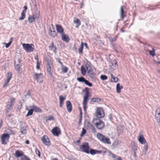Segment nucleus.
<instances>
[{"mask_svg": "<svg viewBox=\"0 0 160 160\" xmlns=\"http://www.w3.org/2000/svg\"><path fill=\"white\" fill-rule=\"evenodd\" d=\"M84 83L89 87H91L92 86V84L87 80H86Z\"/></svg>", "mask_w": 160, "mask_h": 160, "instance_id": "obj_40", "label": "nucleus"}, {"mask_svg": "<svg viewBox=\"0 0 160 160\" xmlns=\"http://www.w3.org/2000/svg\"><path fill=\"white\" fill-rule=\"evenodd\" d=\"M148 52H149L150 54L153 57L155 55V54L154 53L155 51L153 48H152V50H149L148 51Z\"/></svg>", "mask_w": 160, "mask_h": 160, "instance_id": "obj_42", "label": "nucleus"}, {"mask_svg": "<svg viewBox=\"0 0 160 160\" xmlns=\"http://www.w3.org/2000/svg\"><path fill=\"white\" fill-rule=\"evenodd\" d=\"M123 87L122 86H120V84L119 83H118L116 85V90L117 92L119 93L121 92V90L123 88Z\"/></svg>", "mask_w": 160, "mask_h": 160, "instance_id": "obj_24", "label": "nucleus"}, {"mask_svg": "<svg viewBox=\"0 0 160 160\" xmlns=\"http://www.w3.org/2000/svg\"><path fill=\"white\" fill-rule=\"evenodd\" d=\"M15 68L16 70L19 71L20 70L21 61L20 59H18V64H16V61H15Z\"/></svg>", "mask_w": 160, "mask_h": 160, "instance_id": "obj_17", "label": "nucleus"}, {"mask_svg": "<svg viewBox=\"0 0 160 160\" xmlns=\"http://www.w3.org/2000/svg\"><path fill=\"white\" fill-rule=\"evenodd\" d=\"M50 31L51 32L50 33V35L52 36V37H54L56 36L57 35V32H56L54 29H53V30L50 29Z\"/></svg>", "mask_w": 160, "mask_h": 160, "instance_id": "obj_27", "label": "nucleus"}, {"mask_svg": "<svg viewBox=\"0 0 160 160\" xmlns=\"http://www.w3.org/2000/svg\"><path fill=\"white\" fill-rule=\"evenodd\" d=\"M66 99V97H63L62 95H60L59 97L60 102H63L64 100Z\"/></svg>", "mask_w": 160, "mask_h": 160, "instance_id": "obj_49", "label": "nucleus"}, {"mask_svg": "<svg viewBox=\"0 0 160 160\" xmlns=\"http://www.w3.org/2000/svg\"><path fill=\"white\" fill-rule=\"evenodd\" d=\"M54 120V118L53 116H49L48 118L47 119V120Z\"/></svg>", "mask_w": 160, "mask_h": 160, "instance_id": "obj_55", "label": "nucleus"}, {"mask_svg": "<svg viewBox=\"0 0 160 160\" xmlns=\"http://www.w3.org/2000/svg\"><path fill=\"white\" fill-rule=\"evenodd\" d=\"M68 158L69 160H78L77 159L75 158H73L71 156H69Z\"/></svg>", "mask_w": 160, "mask_h": 160, "instance_id": "obj_57", "label": "nucleus"}, {"mask_svg": "<svg viewBox=\"0 0 160 160\" xmlns=\"http://www.w3.org/2000/svg\"><path fill=\"white\" fill-rule=\"evenodd\" d=\"M47 70L48 72L49 73L51 77H52V73L51 71V68H47Z\"/></svg>", "mask_w": 160, "mask_h": 160, "instance_id": "obj_53", "label": "nucleus"}, {"mask_svg": "<svg viewBox=\"0 0 160 160\" xmlns=\"http://www.w3.org/2000/svg\"><path fill=\"white\" fill-rule=\"evenodd\" d=\"M124 11L123 9V6H122L121 7V17L122 18V19L124 18Z\"/></svg>", "mask_w": 160, "mask_h": 160, "instance_id": "obj_36", "label": "nucleus"}, {"mask_svg": "<svg viewBox=\"0 0 160 160\" xmlns=\"http://www.w3.org/2000/svg\"><path fill=\"white\" fill-rule=\"evenodd\" d=\"M155 118L158 123L160 122V115H155Z\"/></svg>", "mask_w": 160, "mask_h": 160, "instance_id": "obj_52", "label": "nucleus"}, {"mask_svg": "<svg viewBox=\"0 0 160 160\" xmlns=\"http://www.w3.org/2000/svg\"><path fill=\"white\" fill-rule=\"evenodd\" d=\"M82 114H80V118L79 119V124L81 123V122L82 120Z\"/></svg>", "mask_w": 160, "mask_h": 160, "instance_id": "obj_63", "label": "nucleus"}, {"mask_svg": "<svg viewBox=\"0 0 160 160\" xmlns=\"http://www.w3.org/2000/svg\"><path fill=\"white\" fill-rule=\"evenodd\" d=\"M101 99L98 98H92L91 99V101L94 102H99L101 101Z\"/></svg>", "mask_w": 160, "mask_h": 160, "instance_id": "obj_33", "label": "nucleus"}, {"mask_svg": "<svg viewBox=\"0 0 160 160\" xmlns=\"http://www.w3.org/2000/svg\"><path fill=\"white\" fill-rule=\"evenodd\" d=\"M10 102H8V104L11 107H12L14 105L15 99V98H10Z\"/></svg>", "mask_w": 160, "mask_h": 160, "instance_id": "obj_29", "label": "nucleus"}, {"mask_svg": "<svg viewBox=\"0 0 160 160\" xmlns=\"http://www.w3.org/2000/svg\"><path fill=\"white\" fill-rule=\"evenodd\" d=\"M101 79L102 80H105L107 79L108 77L105 75H102L100 76Z\"/></svg>", "mask_w": 160, "mask_h": 160, "instance_id": "obj_46", "label": "nucleus"}, {"mask_svg": "<svg viewBox=\"0 0 160 160\" xmlns=\"http://www.w3.org/2000/svg\"><path fill=\"white\" fill-rule=\"evenodd\" d=\"M77 80L80 82H84V83L86 79L83 77H81L79 78H77Z\"/></svg>", "mask_w": 160, "mask_h": 160, "instance_id": "obj_32", "label": "nucleus"}, {"mask_svg": "<svg viewBox=\"0 0 160 160\" xmlns=\"http://www.w3.org/2000/svg\"><path fill=\"white\" fill-rule=\"evenodd\" d=\"M57 61L58 63H59L60 64L62 67L63 66L62 63L60 61V59H58L57 60Z\"/></svg>", "mask_w": 160, "mask_h": 160, "instance_id": "obj_62", "label": "nucleus"}, {"mask_svg": "<svg viewBox=\"0 0 160 160\" xmlns=\"http://www.w3.org/2000/svg\"><path fill=\"white\" fill-rule=\"evenodd\" d=\"M137 150V146L134 144L133 145L132 147V149L131 150L132 152H136Z\"/></svg>", "mask_w": 160, "mask_h": 160, "instance_id": "obj_34", "label": "nucleus"}, {"mask_svg": "<svg viewBox=\"0 0 160 160\" xmlns=\"http://www.w3.org/2000/svg\"><path fill=\"white\" fill-rule=\"evenodd\" d=\"M89 96V95H88V93L86 94H85V95L84 96L83 100L82 102V105L84 110L85 111L86 110V107L87 106L88 101V99Z\"/></svg>", "mask_w": 160, "mask_h": 160, "instance_id": "obj_9", "label": "nucleus"}, {"mask_svg": "<svg viewBox=\"0 0 160 160\" xmlns=\"http://www.w3.org/2000/svg\"><path fill=\"white\" fill-rule=\"evenodd\" d=\"M112 63L113 64H114L115 65H117V62L115 59H114Z\"/></svg>", "mask_w": 160, "mask_h": 160, "instance_id": "obj_64", "label": "nucleus"}, {"mask_svg": "<svg viewBox=\"0 0 160 160\" xmlns=\"http://www.w3.org/2000/svg\"><path fill=\"white\" fill-rule=\"evenodd\" d=\"M23 154V152L19 150L16 151L15 153V155L17 158L22 156Z\"/></svg>", "mask_w": 160, "mask_h": 160, "instance_id": "obj_22", "label": "nucleus"}, {"mask_svg": "<svg viewBox=\"0 0 160 160\" xmlns=\"http://www.w3.org/2000/svg\"><path fill=\"white\" fill-rule=\"evenodd\" d=\"M35 20H36V18H35L32 15L30 16L28 18V21L30 23H32L35 22Z\"/></svg>", "mask_w": 160, "mask_h": 160, "instance_id": "obj_23", "label": "nucleus"}, {"mask_svg": "<svg viewBox=\"0 0 160 160\" xmlns=\"http://www.w3.org/2000/svg\"><path fill=\"white\" fill-rule=\"evenodd\" d=\"M132 153H133V156L134 158V159L136 160L138 158L136 154V152H132Z\"/></svg>", "mask_w": 160, "mask_h": 160, "instance_id": "obj_59", "label": "nucleus"}, {"mask_svg": "<svg viewBox=\"0 0 160 160\" xmlns=\"http://www.w3.org/2000/svg\"><path fill=\"white\" fill-rule=\"evenodd\" d=\"M21 160H31L28 157L24 156V157H23L21 158Z\"/></svg>", "mask_w": 160, "mask_h": 160, "instance_id": "obj_56", "label": "nucleus"}, {"mask_svg": "<svg viewBox=\"0 0 160 160\" xmlns=\"http://www.w3.org/2000/svg\"><path fill=\"white\" fill-rule=\"evenodd\" d=\"M97 137L100 141L104 143H111L109 139L108 138L105 137L101 133H98L97 134Z\"/></svg>", "mask_w": 160, "mask_h": 160, "instance_id": "obj_3", "label": "nucleus"}, {"mask_svg": "<svg viewBox=\"0 0 160 160\" xmlns=\"http://www.w3.org/2000/svg\"><path fill=\"white\" fill-rule=\"evenodd\" d=\"M85 67L86 68V69L87 71L89 70L90 69H91L92 67L87 63L85 64Z\"/></svg>", "mask_w": 160, "mask_h": 160, "instance_id": "obj_51", "label": "nucleus"}, {"mask_svg": "<svg viewBox=\"0 0 160 160\" xmlns=\"http://www.w3.org/2000/svg\"><path fill=\"white\" fill-rule=\"evenodd\" d=\"M89 153H90L92 155H94L98 153L101 154L102 152V151H99L93 149H90L89 150Z\"/></svg>", "mask_w": 160, "mask_h": 160, "instance_id": "obj_18", "label": "nucleus"}, {"mask_svg": "<svg viewBox=\"0 0 160 160\" xmlns=\"http://www.w3.org/2000/svg\"><path fill=\"white\" fill-rule=\"evenodd\" d=\"M82 131L80 135V136L81 137L83 136L86 134L87 132L86 129L83 128H82Z\"/></svg>", "mask_w": 160, "mask_h": 160, "instance_id": "obj_38", "label": "nucleus"}, {"mask_svg": "<svg viewBox=\"0 0 160 160\" xmlns=\"http://www.w3.org/2000/svg\"><path fill=\"white\" fill-rule=\"evenodd\" d=\"M51 132L53 135L56 136H58L61 133L60 129L57 127L53 128Z\"/></svg>", "mask_w": 160, "mask_h": 160, "instance_id": "obj_11", "label": "nucleus"}, {"mask_svg": "<svg viewBox=\"0 0 160 160\" xmlns=\"http://www.w3.org/2000/svg\"><path fill=\"white\" fill-rule=\"evenodd\" d=\"M118 80V79L116 77H114L112 79H111V82H117Z\"/></svg>", "mask_w": 160, "mask_h": 160, "instance_id": "obj_47", "label": "nucleus"}, {"mask_svg": "<svg viewBox=\"0 0 160 160\" xmlns=\"http://www.w3.org/2000/svg\"><path fill=\"white\" fill-rule=\"evenodd\" d=\"M20 132L22 134H26L27 133L26 129L27 128V126L26 123L22 121H20Z\"/></svg>", "mask_w": 160, "mask_h": 160, "instance_id": "obj_7", "label": "nucleus"}, {"mask_svg": "<svg viewBox=\"0 0 160 160\" xmlns=\"http://www.w3.org/2000/svg\"><path fill=\"white\" fill-rule=\"evenodd\" d=\"M144 146L143 148V150L142 152V154L145 155L146 153V152L147 151L148 148V143H147L144 144Z\"/></svg>", "mask_w": 160, "mask_h": 160, "instance_id": "obj_30", "label": "nucleus"}, {"mask_svg": "<svg viewBox=\"0 0 160 160\" xmlns=\"http://www.w3.org/2000/svg\"><path fill=\"white\" fill-rule=\"evenodd\" d=\"M66 107L68 111L70 112L72 110V106L71 102L69 101H68L66 102Z\"/></svg>", "mask_w": 160, "mask_h": 160, "instance_id": "obj_16", "label": "nucleus"}, {"mask_svg": "<svg viewBox=\"0 0 160 160\" xmlns=\"http://www.w3.org/2000/svg\"><path fill=\"white\" fill-rule=\"evenodd\" d=\"M10 80L9 79H7V80L5 81L4 84L3 86L4 88H5L7 86Z\"/></svg>", "mask_w": 160, "mask_h": 160, "instance_id": "obj_45", "label": "nucleus"}, {"mask_svg": "<svg viewBox=\"0 0 160 160\" xmlns=\"http://www.w3.org/2000/svg\"><path fill=\"white\" fill-rule=\"evenodd\" d=\"M33 110L32 109L29 110L27 114L26 115V117H28L29 116H30L32 114L33 112Z\"/></svg>", "mask_w": 160, "mask_h": 160, "instance_id": "obj_41", "label": "nucleus"}, {"mask_svg": "<svg viewBox=\"0 0 160 160\" xmlns=\"http://www.w3.org/2000/svg\"><path fill=\"white\" fill-rule=\"evenodd\" d=\"M138 140L139 142L142 144H145L147 142L143 137L141 132H139V135L138 136Z\"/></svg>", "mask_w": 160, "mask_h": 160, "instance_id": "obj_10", "label": "nucleus"}, {"mask_svg": "<svg viewBox=\"0 0 160 160\" xmlns=\"http://www.w3.org/2000/svg\"><path fill=\"white\" fill-rule=\"evenodd\" d=\"M62 67V71L64 73H66L68 70V68L66 67L63 66Z\"/></svg>", "mask_w": 160, "mask_h": 160, "instance_id": "obj_39", "label": "nucleus"}, {"mask_svg": "<svg viewBox=\"0 0 160 160\" xmlns=\"http://www.w3.org/2000/svg\"><path fill=\"white\" fill-rule=\"evenodd\" d=\"M43 143L46 145L49 146L51 144L50 140L48 136L44 135L42 138Z\"/></svg>", "mask_w": 160, "mask_h": 160, "instance_id": "obj_12", "label": "nucleus"}, {"mask_svg": "<svg viewBox=\"0 0 160 160\" xmlns=\"http://www.w3.org/2000/svg\"><path fill=\"white\" fill-rule=\"evenodd\" d=\"M36 68L38 69L40 68V64L39 63L38 61L37 62Z\"/></svg>", "mask_w": 160, "mask_h": 160, "instance_id": "obj_61", "label": "nucleus"}, {"mask_svg": "<svg viewBox=\"0 0 160 160\" xmlns=\"http://www.w3.org/2000/svg\"><path fill=\"white\" fill-rule=\"evenodd\" d=\"M32 16H33L34 17L36 18V20L38 23H40V19H39V12L38 11L37 8H36L34 9V12L33 13Z\"/></svg>", "mask_w": 160, "mask_h": 160, "instance_id": "obj_13", "label": "nucleus"}, {"mask_svg": "<svg viewBox=\"0 0 160 160\" xmlns=\"http://www.w3.org/2000/svg\"><path fill=\"white\" fill-rule=\"evenodd\" d=\"M11 44V42H9L6 44L5 47L6 48H8Z\"/></svg>", "mask_w": 160, "mask_h": 160, "instance_id": "obj_58", "label": "nucleus"}, {"mask_svg": "<svg viewBox=\"0 0 160 160\" xmlns=\"http://www.w3.org/2000/svg\"><path fill=\"white\" fill-rule=\"evenodd\" d=\"M80 148L83 152L87 154L89 153V150L90 148L88 143L84 142L82 145L80 147Z\"/></svg>", "mask_w": 160, "mask_h": 160, "instance_id": "obj_4", "label": "nucleus"}, {"mask_svg": "<svg viewBox=\"0 0 160 160\" xmlns=\"http://www.w3.org/2000/svg\"><path fill=\"white\" fill-rule=\"evenodd\" d=\"M35 151L36 154L38 155V157H40L41 156V153L39 150L38 149L36 148L35 149Z\"/></svg>", "mask_w": 160, "mask_h": 160, "instance_id": "obj_48", "label": "nucleus"}, {"mask_svg": "<svg viewBox=\"0 0 160 160\" xmlns=\"http://www.w3.org/2000/svg\"><path fill=\"white\" fill-rule=\"evenodd\" d=\"M81 71L82 74L84 76L85 75L87 71L86 68L84 66H82L81 67Z\"/></svg>", "mask_w": 160, "mask_h": 160, "instance_id": "obj_28", "label": "nucleus"}, {"mask_svg": "<svg viewBox=\"0 0 160 160\" xmlns=\"http://www.w3.org/2000/svg\"><path fill=\"white\" fill-rule=\"evenodd\" d=\"M88 90L89 88H88L86 87L85 88V89L83 91L85 92H86L85 94L88 93V95H89V92Z\"/></svg>", "mask_w": 160, "mask_h": 160, "instance_id": "obj_54", "label": "nucleus"}, {"mask_svg": "<svg viewBox=\"0 0 160 160\" xmlns=\"http://www.w3.org/2000/svg\"><path fill=\"white\" fill-rule=\"evenodd\" d=\"M96 115L97 117V118L99 119L104 117V111L102 108H98L96 112Z\"/></svg>", "mask_w": 160, "mask_h": 160, "instance_id": "obj_6", "label": "nucleus"}, {"mask_svg": "<svg viewBox=\"0 0 160 160\" xmlns=\"http://www.w3.org/2000/svg\"><path fill=\"white\" fill-rule=\"evenodd\" d=\"M12 73L11 72H8L7 74V79H9L10 80L11 78L12 77Z\"/></svg>", "mask_w": 160, "mask_h": 160, "instance_id": "obj_37", "label": "nucleus"}, {"mask_svg": "<svg viewBox=\"0 0 160 160\" xmlns=\"http://www.w3.org/2000/svg\"><path fill=\"white\" fill-rule=\"evenodd\" d=\"M87 73L91 78L92 79L94 78L95 77V74L93 71L92 68L91 69H90L89 70L87 71Z\"/></svg>", "mask_w": 160, "mask_h": 160, "instance_id": "obj_19", "label": "nucleus"}, {"mask_svg": "<svg viewBox=\"0 0 160 160\" xmlns=\"http://www.w3.org/2000/svg\"><path fill=\"white\" fill-rule=\"evenodd\" d=\"M92 123L95 125L96 128L99 130H102L105 127L104 122L99 118H93Z\"/></svg>", "mask_w": 160, "mask_h": 160, "instance_id": "obj_1", "label": "nucleus"}, {"mask_svg": "<svg viewBox=\"0 0 160 160\" xmlns=\"http://www.w3.org/2000/svg\"><path fill=\"white\" fill-rule=\"evenodd\" d=\"M31 97V91L28 90L23 97V101L26 100L27 99Z\"/></svg>", "mask_w": 160, "mask_h": 160, "instance_id": "obj_20", "label": "nucleus"}, {"mask_svg": "<svg viewBox=\"0 0 160 160\" xmlns=\"http://www.w3.org/2000/svg\"><path fill=\"white\" fill-rule=\"evenodd\" d=\"M33 78L38 82L40 83L42 82L43 74L41 73H35L34 74Z\"/></svg>", "mask_w": 160, "mask_h": 160, "instance_id": "obj_8", "label": "nucleus"}, {"mask_svg": "<svg viewBox=\"0 0 160 160\" xmlns=\"http://www.w3.org/2000/svg\"><path fill=\"white\" fill-rule=\"evenodd\" d=\"M24 10L22 11V12L26 13V10L27 9V6H25L23 7Z\"/></svg>", "mask_w": 160, "mask_h": 160, "instance_id": "obj_60", "label": "nucleus"}, {"mask_svg": "<svg viewBox=\"0 0 160 160\" xmlns=\"http://www.w3.org/2000/svg\"><path fill=\"white\" fill-rule=\"evenodd\" d=\"M155 115H160V108H158L156 109Z\"/></svg>", "mask_w": 160, "mask_h": 160, "instance_id": "obj_50", "label": "nucleus"}, {"mask_svg": "<svg viewBox=\"0 0 160 160\" xmlns=\"http://www.w3.org/2000/svg\"><path fill=\"white\" fill-rule=\"evenodd\" d=\"M90 129L91 130V132L94 133L96 132V130L92 124L90 125Z\"/></svg>", "mask_w": 160, "mask_h": 160, "instance_id": "obj_43", "label": "nucleus"}, {"mask_svg": "<svg viewBox=\"0 0 160 160\" xmlns=\"http://www.w3.org/2000/svg\"><path fill=\"white\" fill-rule=\"evenodd\" d=\"M11 107L10 105L8 104H7L6 108H7L6 113H8L9 111L11 110Z\"/></svg>", "mask_w": 160, "mask_h": 160, "instance_id": "obj_44", "label": "nucleus"}, {"mask_svg": "<svg viewBox=\"0 0 160 160\" xmlns=\"http://www.w3.org/2000/svg\"><path fill=\"white\" fill-rule=\"evenodd\" d=\"M61 38L62 40L66 42H68L70 40L68 35L64 32L61 34Z\"/></svg>", "mask_w": 160, "mask_h": 160, "instance_id": "obj_14", "label": "nucleus"}, {"mask_svg": "<svg viewBox=\"0 0 160 160\" xmlns=\"http://www.w3.org/2000/svg\"><path fill=\"white\" fill-rule=\"evenodd\" d=\"M32 108L33 111H34L35 112H41L42 111V110L41 109L36 106H33Z\"/></svg>", "mask_w": 160, "mask_h": 160, "instance_id": "obj_26", "label": "nucleus"}, {"mask_svg": "<svg viewBox=\"0 0 160 160\" xmlns=\"http://www.w3.org/2000/svg\"><path fill=\"white\" fill-rule=\"evenodd\" d=\"M22 45L27 52H32L34 50V46L33 44L23 43Z\"/></svg>", "mask_w": 160, "mask_h": 160, "instance_id": "obj_2", "label": "nucleus"}, {"mask_svg": "<svg viewBox=\"0 0 160 160\" xmlns=\"http://www.w3.org/2000/svg\"><path fill=\"white\" fill-rule=\"evenodd\" d=\"M10 135L8 134L5 133L3 134L1 137V143L3 144H6L8 141Z\"/></svg>", "mask_w": 160, "mask_h": 160, "instance_id": "obj_5", "label": "nucleus"}, {"mask_svg": "<svg viewBox=\"0 0 160 160\" xmlns=\"http://www.w3.org/2000/svg\"><path fill=\"white\" fill-rule=\"evenodd\" d=\"M73 22L75 24H77L76 27L78 28L79 26L80 25L81 21L78 18H75L74 19Z\"/></svg>", "mask_w": 160, "mask_h": 160, "instance_id": "obj_25", "label": "nucleus"}, {"mask_svg": "<svg viewBox=\"0 0 160 160\" xmlns=\"http://www.w3.org/2000/svg\"><path fill=\"white\" fill-rule=\"evenodd\" d=\"M49 47L50 50L53 51L55 53H56V50L57 48L56 46L54 45L53 42H52L51 44L49 45Z\"/></svg>", "mask_w": 160, "mask_h": 160, "instance_id": "obj_21", "label": "nucleus"}, {"mask_svg": "<svg viewBox=\"0 0 160 160\" xmlns=\"http://www.w3.org/2000/svg\"><path fill=\"white\" fill-rule=\"evenodd\" d=\"M26 16V13L22 12L21 13V16L19 18V20H22L25 18Z\"/></svg>", "mask_w": 160, "mask_h": 160, "instance_id": "obj_35", "label": "nucleus"}, {"mask_svg": "<svg viewBox=\"0 0 160 160\" xmlns=\"http://www.w3.org/2000/svg\"><path fill=\"white\" fill-rule=\"evenodd\" d=\"M56 26L58 32L61 35L64 33V29L61 25L57 24Z\"/></svg>", "mask_w": 160, "mask_h": 160, "instance_id": "obj_15", "label": "nucleus"}, {"mask_svg": "<svg viewBox=\"0 0 160 160\" xmlns=\"http://www.w3.org/2000/svg\"><path fill=\"white\" fill-rule=\"evenodd\" d=\"M84 43L82 42L81 44L80 48L78 49V53L80 54H82L83 52V48Z\"/></svg>", "mask_w": 160, "mask_h": 160, "instance_id": "obj_31", "label": "nucleus"}]
</instances>
